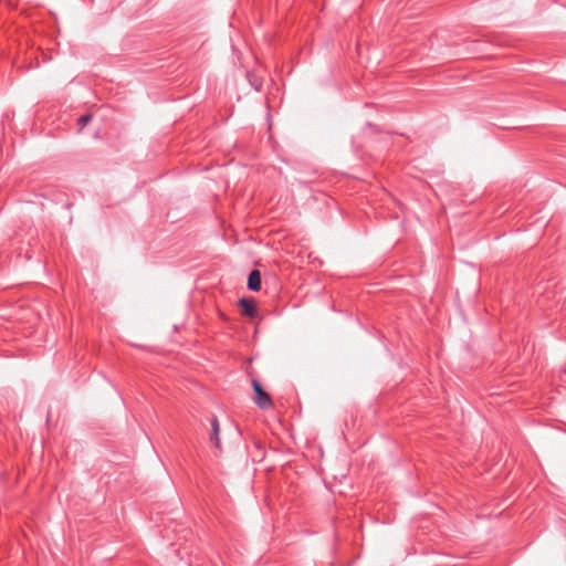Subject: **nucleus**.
I'll return each mask as SVG.
<instances>
[{
	"instance_id": "f257e3e1",
	"label": "nucleus",
	"mask_w": 566,
	"mask_h": 566,
	"mask_svg": "<svg viewBox=\"0 0 566 566\" xmlns=\"http://www.w3.org/2000/svg\"><path fill=\"white\" fill-rule=\"evenodd\" d=\"M252 387L254 391L253 402L262 410H268L273 407L271 396L262 388L256 379H252Z\"/></svg>"
},
{
	"instance_id": "f03ea898",
	"label": "nucleus",
	"mask_w": 566,
	"mask_h": 566,
	"mask_svg": "<svg viewBox=\"0 0 566 566\" xmlns=\"http://www.w3.org/2000/svg\"><path fill=\"white\" fill-rule=\"evenodd\" d=\"M239 305L242 310V314L247 317L253 318L256 316L258 310L256 304L252 298H241Z\"/></svg>"
},
{
	"instance_id": "7ed1b4c3",
	"label": "nucleus",
	"mask_w": 566,
	"mask_h": 566,
	"mask_svg": "<svg viewBox=\"0 0 566 566\" xmlns=\"http://www.w3.org/2000/svg\"><path fill=\"white\" fill-rule=\"evenodd\" d=\"M220 427L219 421L216 416L211 419V434H210V442L214 446V448L219 451H221V441H220Z\"/></svg>"
},
{
	"instance_id": "20e7f679",
	"label": "nucleus",
	"mask_w": 566,
	"mask_h": 566,
	"mask_svg": "<svg viewBox=\"0 0 566 566\" xmlns=\"http://www.w3.org/2000/svg\"><path fill=\"white\" fill-rule=\"evenodd\" d=\"M248 289L258 292L261 290V273L259 270H252L248 276Z\"/></svg>"
},
{
	"instance_id": "39448f33",
	"label": "nucleus",
	"mask_w": 566,
	"mask_h": 566,
	"mask_svg": "<svg viewBox=\"0 0 566 566\" xmlns=\"http://www.w3.org/2000/svg\"><path fill=\"white\" fill-rule=\"evenodd\" d=\"M92 119V116L90 114H84L77 119V125L82 128L86 126Z\"/></svg>"
}]
</instances>
